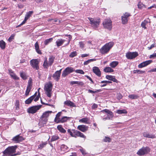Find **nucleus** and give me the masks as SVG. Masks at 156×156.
<instances>
[{
	"label": "nucleus",
	"mask_w": 156,
	"mask_h": 156,
	"mask_svg": "<svg viewBox=\"0 0 156 156\" xmlns=\"http://www.w3.org/2000/svg\"><path fill=\"white\" fill-rule=\"evenodd\" d=\"M138 55V53L136 52H129L126 53V56L127 59H131L136 58Z\"/></svg>",
	"instance_id": "ddd939ff"
},
{
	"label": "nucleus",
	"mask_w": 156,
	"mask_h": 156,
	"mask_svg": "<svg viewBox=\"0 0 156 156\" xmlns=\"http://www.w3.org/2000/svg\"><path fill=\"white\" fill-rule=\"evenodd\" d=\"M122 21L123 24H125L127 23L128 20L126 17H124L123 16H122Z\"/></svg>",
	"instance_id": "c03bdc74"
},
{
	"label": "nucleus",
	"mask_w": 156,
	"mask_h": 156,
	"mask_svg": "<svg viewBox=\"0 0 156 156\" xmlns=\"http://www.w3.org/2000/svg\"><path fill=\"white\" fill-rule=\"evenodd\" d=\"M133 72L134 74L137 73L138 74H142L145 73V71L140 70H135L133 71Z\"/></svg>",
	"instance_id": "4c0bfd02"
},
{
	"label": "nucleus",
	"mask_w": 156,
	"mask_h": 156,
	"mask_svg": "<svg viewBox=\"0 0 156 156\" xmlns=\"http://www.w3.org/2000/svg\"><path fill=\"white\" fill-rule=\"evenodd\" d=\"M48 63V62L47 58H44V62L43 64V66L44 68L47 69L49 67Z\"/></svg>",
	"instance_id": "cd10ccee"
},
{
	"label": "nucleus",
	"mask_w": 156,
	"mask_h": 156,
	"mask_svg": "<svg viewBox=\"0 0 156 156\" xmlns=\"http://www.w3.org/2000/svg\"><path fill=\"white\" fill-rule=\"evenodd\" d=\"M20 76L23 80H26L27 77L26 76L25 73L23 72H21L20 73Z\"/></svg>",
	"instance_id": "603ef678"
},
{
	"label": "nucleus",
	"mask_w": 156,
	"mask_h": 156,
	"mask_svg": "<svg viewBox=\"0 0 156 156\" xmlns=\"http://www.w3.org/2000/svg\"><path fill=\"white\" fill-rule=\"evenodd\" d=\"M128 97L129 98L132 99H135L139 98V96L136 94H130L129 95Z\"/></svg>",
	"instance_id": "79ce46f5"
},
{
	"label": "nucleus",
	"mask_w": 156,
	"mask_h": 156,
	"mask_svg": "<svg viewBox=\"0 0 156 156\" xmlns=\"http://www.w3.org/2000/svg\"><path fill=\"white\" fill-rule=\"evenodd\" d=\"M47 144L46 142H42L38 146V149H42L46 146Z\"/></svg>",
	"instance_id": "ea45409f"
},
{
	"label": "nucleus",
	"mask_w": 156,
	"mask_h": 156,
	"mask_svg": "<svg viewBox=\"0 0 156 156\" xmlns=\"http://www.w3.org/2000/svg\"><path fill=\"white\" fill-rule=\"evenodd\" d=\"M55 59V57L53 56H50L49 58L48 64L49 66H51L52 65L54 62Z\"/></svg>",
	"instance_id": "a878e982"
},
{
	"label": "nucleus",
	"mask_w": 156,
	"mask_h": 156,
	"mask_svg": "<svg viewBox=\"0 0 156 156\" xmlns=\"http://www.w3.org/2000/svg\"><path fill=\"white\" fill-rule=\"evenodd\" d=\"M53 38H51L45 40L44 41V44L45 45H48L53 40Z\"/></svg>",
	"instance_id": "37998d69"
},
{
	"label": "nucleus",
	"mask_w": 156,
	"mask_h": 156,
	"mask_svg": "<svg viewBox=\"0 0 156 156\" xmlns=\"http://www.w3.org/2000/svg\"><path fill=\"white\" fill-rule=\"evenodd\" d=\"M39 61L37 59H33L30 60V64L34 69L38 70L39 69Z\"/></svg>",
	"instance_id": "f8f14e48"
},
{
	"label": "nucleus",
	"mask_w": 156,
	"mask_h": 156,
	"mask_svg": "<svg viewBox=\"0 0 156 156\" xmlns=\"http://www.w3.org/2000/svg\"><path fill=\"white\" fill-rule=\"evenodd\" d=\"M152 62V60H151L144 62L138 65V67L140 68L144 67L151 64Z\"/></svg>",
	"instance_id": "2eb2a0df"
},
{
	"label": "nucleus",
	"mask_w": 156,
	"mask_h": 156,
	"mask_svg": "<svg viewBox=\"0 0 156 156\" xmlns=\"http://www.w3.org/2000/svg\"><path fill=\"white\" fill-rule=\"evenodd\" d=\"M51 91H46L45 93L47 96L49 98L51 97Z\"/></svg>",
	"instance_id": "13d9d810"
},
{
	"label": "nucleus",
	"mask_w": 156,
	"mask_h": 156,
	"mask_svg": "<svg viewBox=\"0 0 156 156\" xmlns=\"http://www.w3.org/2000/svg\"><path fill=\"white\" fill-rule=\"evenodd\" d=\"M75 72L81 74H84V73L83 71L81 69H77L75 70Z\"/></svg>",
	"instance_id": "5fc2aeb1"
},
{
	"label": "nucleus",
	"mask_w": 156,
	"mask_h": 156,
	"mask_svg": "<svg viewBox=\"0 0 156 156\" xmlns=\"http://www.w3.org/2000/svg\"><path fill=\"white\" fill-rule=\"evenodd\" d=\"M106 78L109 80L113 81L114 82L117 83L118 81L115 79V76L111 75H107L106 76Z\"/></svg>",
	"instance_id": "6ab92c4d"
},
{
	"label": "nucleus",
	"mask_w": 156,
	"mask_h": 156,
	"mask_svg": "<svg viewBox=\"0 0 156 156\" xmlns=\"http://www.w3.org/2000/svg\"><path fill=\"white\" fill-rule=\"evenodd\" d=\"M137 6L138 8L140 9H143L144 8H146V7L145 5L141 2H139L138 3Z\"/></svg>",
	"instance_id": "7c9ffc66"
},
{
	"label": "nucleus",
	"mask_w": 156,
	"mask_h": 156,
	"mask_svg": "<svg viewBox=\"0 0 156 156\" xmlns=\"http://www.w3.org/2000/svg\"><path fill=\"white\" fill-rule=\"evenodd\" d=\"M20 102L18 100L16 101L15 104V106H16V110H18L19 108Z\"/></svg>",
	"instance_id": "3c124183"
},
{
	"label": "nucleus",
	"mask_w": 156,
	"mask_h": 156,
	"mask_svg": "<svg viewBox=\"0 0 156 156\" xmlns=\"http://www.w3.org/2000/svg\"><path fill=\"white\" fill-rule=\"evenodd\" d=\"M58 129L61 132L65 133L66 132V130L63 129L61 125H58L57 127Z\"/></svg>",
	"instance_id": "bb28decb"
},
{
	"label": "nucleus",
	"mask_w": 156,
	"mask_h": 156,
	"mask_svg": "<svg viewBox=\"0 0 156 156\" xmlns=\"http://www.w3.org/2000/svg\"><path fill=\"white\" fill-rule=\"evenodd\" d=\"M31 84H30V83L29 82L27 86V89L25 93V95L26 96H27L29 95L31 89Z\"/></svg>",
	"instance_id": "b1692460"
},
{
	"label": "nucleus",
	"mask_w": 156,
	"mask_h": 156,
	"mask_svg": "<svg viewBox=\"0 0 156 156\" xmlns=\"http://www.w3.org/2000/svg\"><path fill=\"white\" fill-rule=\"evenodd\" d=\"M42 106V105L32 106L27 109V112L29 113L34 114L39 110Z\"/></svg>",
	"instance_id": "1a4fd4ad"
},
{
	"label": "nucleus",
	"mask_w": 156,
	"mask_h": 156,
	"mask_svg": "<svg viewBox=\"0 0 156 156\" xmlns=\"http://www.w3.org/2000/svg\"><path fill=\"white\" fill-rule=\"evenodd\" d=\"M116 113H118V114H126L127 112L125 109L118 110L116 111Z\"/></svg>",
	"instance_id": "e433bc0d"
},
{
	"label": "nucleus",
	"mask_w": 156,
	"mask_h": 156,
	"mask_svg": "<svg viewBox=\"0 0 156 156\" xmlns=\"http://www.w3.org/2000/svg\"><path fill=\"white\" fill-rule=\"evenodd\" d=\"M130 16V14L128 13H126L123 16L124 17H126V18H128Z\"/></svg>",
	"instance_id": "0e129e2a"
},
{
	"label": "nucleus",
	"mask_w": 156,
	"mask_h": 156,
	"mask_svg": "<svg viewBox=\"0 0 156 156\" xmlns=\"http://www.w3.org/2000/svg\"><path fill=\"white\" fill-rule=\"evenodd\" d=\"M27 18H25L24 20L22 22V23L20 24V25H23V24H25L27 20Z\"/></svg>",
	"instance_id": "338daca9"
},
{
	"label": "nucleus",
	"mask_w": 156,
	"mask_h": 156,
	"mask_svg": "<svg viewBox=\"0 0 156 156\" xmlns=\"http://www.w3.org/2000/svg\"><path fill=\"white\" fill-rule=\"evenodd\" d=\"M101 83H104L101 86V87H103L106 86L107 83H112V82L111 81H109L104 80L101 81Z\"/></svg>",
	"instance_id": "2f4dec72"
},
{
	"label": "nucleus",
	"mask_w": 156,
	"mask_h": 156,
	"mask_svg": "<svg viewBox=\"0 0 156 156\" xmlns=\"http://www.w3.org/2000/svg\"><path fill=\"white\" fill-rule=\"evenodd\" d=\"M119 62L117 61H113L111 62L109 66L113 68H115L118 64Z\"/></svg>",
	"instance_id": "473e14b6"
},
{
	"label": "nucleus",
	"mask_w": 156,
	"mask_h": 156,
	"mask_svg": "<svg viewBox=\"0 0 156 156\" xmlns=\"http://www.w3.org/2000/svg\"><path fill=\"white\" fill-rule=\"evenodd\" d=\"M122 97V95L120 94H119L117 95V98L119 100Z\"/></svg>",
	"instance_id": "e2e57ef3"
},
{
	"label": "nucleus",
	"mask_w": 156,
	"mask_h": 156,
	"mask_svg": "<svg viewBox=\"0 0 156 156\" xmlns=\"http://www.w3.org/2000/svg\"><path fill=\"white\" fill-rule=\"evenodd\" d=\"M61 70L62 69H61L59 71H57L52 76L53 78L57 81H58L60 78Z\"/></svg>",
	"instance_id": "4468645a"
},
{
	"label": "nucleus",
	"mask_w": 156,
	"mask_h": 156,
	"mask_svg": "<svg viewBox=\"0 0 156 156\" xmlns=\"http://www.w3.org/2000/svg\"><path fill=\"white\" fill-rule=\"evenodd\" d=\"M143 136L145 137L154 138H155V135L152 134H149L147 132H144L143 133Z\"/></svg>",
	"instance_id": "5701e85b"
},
{
	"label": "nucleus",
	"mask_w": 156,
	"mask_h": 156,
	"mask_svg": "<svg viewBox=\"0 0 156 156\" xmlns=\"http://www.w3.org/2000/svg\"><path fill=\"white\" fill-rule=\"evenodd\" d=\"M102 113L105 112L107 114V115L102 119V120L105 121L106 120H112L114 115L112 112L109 110L105 109L101 111Z\"/></svg>",
	"instance_id": "0eeeda50"
},
{
	"label": "nucleus",
	"mask_w": 156,
	"mask_h": 156,
	"mask_svg": "<svg viewBox=\"0 0 156 156\" xmlns=\"http://www.w3.org/2000/svg\"><path fill=\"white\" fill-rule=\"evenodd\" d=\"M33 13V11H29L28 12H27L25 15V18H27V20H28L31 16Z\"/></svg>",
	"instance_id": "a19ab883"
},
{
	"label": "nucleus",
	"mask_w": 156,
	"mask_h": 156,
	"mask_svg": "<svg viewBox=\"0 0 156 156\" xmlns=\"http://www.w3.org/2000/svg\"><path fill=\"white\" fill-rule=\"evenodd\" d=\"M77 55V52L76 51L72 52L69 55V56L71 58H73Z\"/></svg>",
	"instance_id": "09e8293b"
},
{
	"label": "nucleus",
	"mask_w": 156,
	"mask_h": 156,
	"mask_svg": "<svg viewBox=\"0 0 156 156\" xmlns=\"http://www.w3.org/2000/svg\"><path fill=\"white\" fill-rule=\"evenodd\" d=\"M88 119L87 118H85L79 120V122L84 123H88Z\"/></svg>",
	"instance_id": "a18cd8bd"
},
{
	"label": "nucleus",
	"mask_w": 156,
	"mask_h": 156,
	"mask_svg": "<svg viewBox=\"0 0 156 156\" xmlns=\"http://www.w3.org/2000/svg\"><path fill=\"white\" fill-rule=\"evenodd\" d=\"M17 147V145L9 147L3 152V155L2 156H15L20 154L21 153L20 152L13 154L16 152Z\"/></svg>",
	"instance_id": "f257e3e1"
},
{
	"label": "nucleus",
	"mask_w": 156,
	"mask_h": 156,
	"mask_svg": "<svg viewBox=\"0 0 156 156\" xmlns=\"http://www.w3.org/2000/svg\"><path fill=\"white\" fill-rule=\"evenodd\" d=\"M112 21L110 19H105L103 23L104 28L109 30H111L112 28Z\"/></svg>",
	"instance_id": "9d476101"
},
{
	"label": "nucleus",
	"mask_w": 156,
	"mask_h": 156,
	"mask_svg": "<svg viewBox=\"0 0 156 156\" xmlns=\"http://www.w3.org/2000/svg\"><path fill=\"white\" fill-rule=\"evenodd\" d=\"M93 71L97 76H101V71L98 67L96 66L94 67L93 68Z\"/></svg>",
	"instance_id": "f3484780"
},
{
	"label": "nucleus",
	"mask_w": 156,
	"mask_h": 156,
	"mask_svg": "<svg viewBox=\"0 0 156 156\" xmlns=\"http://www.w3.org/2000/svg\"><path fill=\"white\" fill-rule=\"evenodd\" d=\"M52 85L51 83H49L44 86V90L45 91H51L52 90Z\"/></svg>",
	"instance_id": "412c9836"
},
{
	"label": "nucleus",
	"mask_w": 156,
	"mask_h": 156,
	"mask_svg": "<svg viewBox=\"0 0 156 156\" xmlns=\"http://www.w3.org/2000/svg\"><path fill=\"white\" fill-rule=\"evenodd\" d=\"M80 46L81 48H83L84 47V44L82 42H79Z\"/></svg>",
	"instance_id": "774afa93"
},
{
	"label": "nucleus",
	"mask_w": 156,
	"mask_h": 156,
	"mask_svg": "<svg viewBox=\"0 0 156 156\" xmlns=\"http://www.w3.org/2000/svg\"><path fill=\"white\" fill-rule=\"evenodd\" d=\"M77 128L82 132H84L87 130L88 127L85 125H81L78 126Z\"/></svg>",
	"instance_id": "a211bd4d"
},
{
	"label": "nucleus",
	"mask_w": 156,
	"mask_h": 156,
	"mask_svg": "<svg viewBox=\"0 0 156 156\" xmlns=\"http://www.w3.org/2000/svg\"><path fill=\"white\" fill-rule=\"evenodd\" d=\"M156 57V53H154L152 55H150L149 58H154V57Z\"/></svg>",
	"instance_id": "69168bd1"
},
{
	"label": "nucleus",
	"mask_w": 156,
	"mask_h": 156,
	"mask_svg": "<svg viewBox=\"0 0 156 156\" xmlns=\"http://www.w3.org/2000/svg\"><path fill=\"white\" fill-rule=\"evenodd\" d=\"M35 49L37 52L39 54H41L42 53L39 49V46L37 41L36 42L35 44Z\"/></svg>",
	"instance_id": "393cba45"
},
{
	"label": "nucleus",
	"mask_w": 156,
	"mask_h": 156,
	"mask_svg": "<svg viewBox=\"0 0 156 156\" xmlns=\"http://www.w3.org/2000/svg\"><path fill=\"white\" fill-rule=\"evenodd\" d=\"M62 114V112H58L56 115V117L54 121L56 123L57 121L58 120L60 119V116Z\"/></svg>",
	"instance_id": "c756f323"
},
{
	"label": "nucleus",
	"mask_w": 156,
	"mask_h": 156,
	"mask_svg": "<svg viewBox=\"0 0 156 156\" xmlns=\"http://www.w3.org/2000/svg\"><path fill=\"white\" fill-rule=\"evenodd\" d=\"M114 44V43L113 42H111L106 44L100 49L101 52L104 54L107 53L112 47Z\"/></svg>",
	"instance_id": "20e7f679"
},
{
	"label": "nucleus",
	"mask_w": 156,
	"mask_h": 156,
	"mask_svg": "<svg viewBox=\"0 0 156 156\" xmlns=\"http://www.w3.org/2000/svg\"><path fill=\"white\" fill-rule=\"evenodd\" d=\"M69 117L67 116H63L60 119L57 121L56 123H64L67 121Z\"/></svg>",
	"instance_id": "aec40b11"
},
{
	"label": "nucleus",
	"mask_w": 156,
	"mask_h": 156,
	"mask_svg": "<svg viewBox=\"0 0 156 156\" xmlns=\"http://www.w3.org/2000/svg\"><path fill=\"white\" fill-rule=\"evenodd\" d=\"M5 43L3 40L0 41V47L2 49H4L5 47Z\"/></svg>",
	"instance_id": "72a5a7b5"
},
{
	"label": "nucleus",
	"mask_w": 156,
	"mask_h": 156,
	"mask_svg": "<svg viewBox=\"0 0 156 156\" xmlns=\"http://www.w3.org/2000/svg\"><path fill=\"white\" fill-rule=\"evenodd\" d=\"M40 97V92H38L37 95V96L36 98L34 99V101L35 102L38 100L39 98Z\"/></svg>",
	"instance_id": "4d7b16f0"
},
{
	"label": "nucleus",
	"mask_w": 156,
	"mask_h": 156,
	"mask_svg": "<svg viewBox=\"0 0 156 156\" xmlns=\"http://www.w3.org/2000/svg\"><path fill=\"white\" fill-rule=\"evenodd\" d=\"M64 104L65 105L68 106L72 107H76V106L75 104L70 101L67 100L64 102Z\"/></svg>",
	"instance_id": "4be33fe9"
},
{
	"label": "nucleus",
	"mask_w": 156,
	"mask_h": 156,
	"mask_svg": "<svg viewBox=\"0 0 156 156\" xmlns=\"http://www.w3.org/2000/svg\"><path fill=\"white\" fill-rule=\"evenodd\" d=\"M59 138V137L58 136H53L51 138V142H52L58 140Z\"/></svg>",
	"instance_id": "8fccbe9b"
},
{
	"label": "nucleus",
	"mask_w": 156,
	"mask_h": 156,
	"mask_svg": "<svg viewBox=\"0 0 156 156\" xmlns=\"http://www.w3.org/2000/svg\"><path fill=\"white\" fill-rule=\"evenodd\" d=\"M85 76L91 82V83H94V82L92 79L89 76H87V75H85Z\"/></svg>",
	"instance_id": "bf43d9fd"
},
{
	"label": "nucleus",
	"mask_w": 156,
	"mask_h": 156,
	"mask_svg": "<svg viewBox=\"0 0 156 156\" xmlns=\"http://www.w3.org/2000/svg\"><path fill=\"white\" fill-rule=\"evenodd\" d=\"M68 132L72 136L76 138L77 136L80 137L82 138H85L86 137L84 134L76 130L68 129L67 130Z\"/></svg>",
	"instance_id": "7ed1b4c3"
},
{
	"label": "nucleus",
	"mask_w": 156,
	"mask_h": 156,
	"mask_svg": "<svg viewBox=\"0 0 156 156\" xmlns=\"http://www.w3.org/2000/svg\"><path fill=\"white\" fill-rule=\"evenodd\" d=\"M98 107L97 105L95 104H94L91 107V108L92 109H94L97 108Z\"/></svg>",
	"instance_id": "052dcab7"
},
{
	"label": "nucleus",
	"mask_w": 156,
	"mask_h": 156,
	"mask_svg": "<svg viewBox=\"0 0 156 156\" xmlns=\"http://www.w3.org/2000/svg\"><path fill=\"white\" fill-rule=\"evenodd\" d=\"M80 150L81 152V153L85 155L87 154L85 152V150H84L83 148L80 149Z\"/></svg>",
	"instance_id": "680f3d73"
},
{
	"label": "nucleus",
	"mask_w": 156,
	"mask_h": 156,
	"mask_svg": "<svg viewBox=\"0 0 156 156\" xmlns=\"http://www.w3.org/2000/svg\"><path fill=\"white\" fill-rule=\"evenodd\" d=\"M24 139H25L23 137L20 136V135H18L13 137L12 140L16 143H18L22 141Z\"/></svg>",
	"instance_id": "dca6fc26"
},
{
	"label": "nucleus",
	"mask_w": 156,
	"mask_h": 156,
	"mask_svg": "<svg viewBox=\"0 0 156 156\" xmlns=\"http://www.w3.org/2000/svg\"><path fill=\"white\" fill-rule=\"evenodd\" d=\"M150 148L148 147H143L140 149L137 152V154L139 156L144 155L150 152Z\"/></svg>",
	"instance_id": "6e6552de"
},
{
	"label": "nucleus",
	"mask_w": 156,
	"mask_h": 156,
	"mask_svg": "<svg viewBox=\"0 0 156 156\" xmlns=\"http://www.w3.org/2000/svg\"><path fill=\"white\" fill-rule=\"evenodd\" d=\"M52 113L51 111H47L43 114L40 118L41 120L39 123L41 126H44V125L46 123L48 120V118L49 116V114H51Z\"/></svg>",
	"instance_id": "f03ea898"
},
{
	"label": "nucleus",
	"mask_w": 156,
	"mask_h": 156,
	"mask_svg": "<svg viewBox=\"0 0 156 156\" xmlns=\"http://www.w3.org/2000/svg\"><path fill=\"white\" fill-rule=\"evenodd\" d=\"M75 71L73 68L71 67H67L63 71L62 76L65 77L69 74Z\"/></svg>",
	"instance_id": "9b49d317"
},
{
	"label": "nucleus",
	"mask_w": 156,
	"mask_h": 156,
	"mask_svg": "<svg viewBox=\"0 0 156 156\" xmlns=\"http://www.w3.org/2000/svg\"><path fill=\"white\" fill-rule=\"evenodd\" d=\"M14 36L15 35L13 34H12L8 39V41L10 42H11L13 40Z\"/></svg>",
	"instance_id": "6e6d98bb"
},
{
	"label": "nucleus",
	"mask_w": 156,
	"mask_h": 156,
	"mask_svg": "<svg viewBox=\"0 0 156 156\" xmlns=\"http://www.w3.org/2000/svg\"><path fill=\"white\" fill-rule=\"evenodd\" d=\"M31 96L26 100L25 101V103L26 104H29L31 103L34 99Z\"/></svg>",
	"instance_id": "c9c22d12"
},
{
	"label": "nucleus",
	"mask_w": 156,
	"mask_h": 156,
	"mask_svg": "<svg viewBox=\"0 0 156 156\" xmlns=\"http://www.w3.org/2000/svg\"><path fill=\"white\" fill-rule=\"evenodd\" d=\"M104 71L105 72L109 73L110 72H113L114 71V70L110 67H107L104 68Z\"/></svg>",
	"instance_id": "c85d7f7f"
},
{
	"label": "nucleus",
	"mask_w": 156,
	"mask_h": 156,
	"mask_svg": "<svg viewBox=\"0 0 156 156\" xmlns=\"http://www.w3.org/2000/svg\"><path fill=\"white\" fill-rule=\"evenodd\" d=\"M104 141L105 142H110L111 141V139L109 137L105 136L104 139Z\"/></svg>",
	"instance_id": "864d4df0"
},
{
	"label": "nucleus",
	"mask_w": 156,
	"mask_h": 156,
	"mask_svg": "<svg viewBox=\"0 0 156 156\" xmlns=\"http://www.w3.org/2000/svg\"><path fill=\"white\" fill-rule=\"evenodd\" d=\"M88 19L90 21V23L92 27L95 29H97L100 23V19L91 18H88Z\"/></svg>",
	"instance_id": "423d86ee"
},
{
	"label": "nucleus",
	"mask_w": 156,
	"mask_h": 156,
	"mask_svg": "<svg viewBox=\"0 0 156 156\" xmlns=\"http://www.w3.org/2000/svg\"><path fill=\"white\" fill-rule=\"evenodd\" d=\"M70 84L72 85L76 84L82 85H83V83L82 82L73 81L70 82Z\"/></svg>",
	"instance_id": "58836bf2"
},
{
	"label": "nucleus",
	"mask_w": 156,
	"mask_h": 156,
	"mask_svg": "<svg viewBox=\"0 0 156 156\" xmlns=\"http://www.w3.org/2000/svg\"><path fill=\"white\" fill-rule=\"evenodd\" d=\"M148 23V21L146 20H144V21H143L141 23V26L143 27L144 28V29H146L147 27H146V25L147 23Z\"/></svg>",
	"instance_id": "49530a36"
},
{
	"label": "nucleus",
	"mask_w": 156,
	"mask_h": 156,
	"mask_svg": "<svg viewBox=\"0 0 156 156\" xmlns=\"http://www.w3.org/2000/svg\"><path fill=\"white\" fill-rule=\"evenodd\" d=\"M11 73H10V75L12 78L15 80H18L19 78L13 72L12 70H11Z\"/></svg>",
	"instance_id": "f704fd0d"
},
{
	"label": "nucleus",
	"mask_w": 156,
	"mask_h": 156,
	"mask_svg": "<svg viewBox=\"0 0 156 156\" xmlns=\"http://www.w3.org/2000/svg\"><path fill=\"white\" fill-rule=\"evenodd\" d=\"M66 36L67 37H69L68 39H67V40L66 41L65 40L62 39H58L57 40V41L56 42V43L57 47H58L61 46L63 44V43L66 41L67 42L66 43V44H65L64 46H67L69 44L72 38V37L70 35H66Z\"/></svg>",
	"instance_id": "39448f33"
},
{
	"label": "nucleus",
	"mask_w": 156,
	"mask_h": 156,
	"mask_svg": "<svg viewBox=\"0 0 156 156\" xmlns=\"http://www.w3.org/2000/svg\"><path fill=\"white\" fill-rule=\"evenodd\" d=\"M61 151H66L68 149V147L64 144L62 145L60 147Z\"/></svg>",
	"instance_id": "de8ad7c7"
}]
</instances>
